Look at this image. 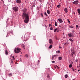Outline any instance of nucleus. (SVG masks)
Returning <instances> with one entry per match:
<instances>
[{
    "label": "nucleus",
    "mask_w": 80,
    "mask_h": 80,
    "mask_svg": "<svg viewBox=\"0 0 80 80\" xmlns=\"http://www.w3.org/2000/svg\"><path fill=\"white\" fill-rule=\"evenodd\" d=\"M25 57H27V58L28 57V54H26L25 55Z\"/></svg>",
    "instance_id": "nucleus-28"
},
{
    "label": "nucleus",
    "mask_w": 80,
    "mask_h": 80,
    "mask_svg": "<svg viewBox=\"0 0 80 80\" xmlns=\"http://www.w3.org/2000/svg\"><path fill=\"white\" fill-rule=\"evenodd\" d=\"M71 56L73 57V55L75 54V50H74L72 48H71Z\"/></svg>",
    "instance_id": "nucleus-3"
},
{
    "label": "nucleus",
    "mask_w": 80,
    "mask_h": 80,
    "mask_svg": "<svg viewBox=\"0 0 80 80\" xmlns=\"http://www.w3.org/2000/svg\"><path fill=\"white\" fill-rule=\"evenodd\" d=\"M12 58H14V56H12Z\"/></svg>",
    "instance_id": "nucleus-43"
},
{
    "label": "nucleus",
    "mask_w": 80,
    "mask_h": 80,
    "mask_svg": "<svg viewBox=\"0 0 80 80\" xmlns=\"http://www.w3.org/2000/svg\"><path fill=\"white\" fill-rule=\"evenodd\" d=\"M21 53H22V52H21Z\"/></svg>",
    "instance_id": "nucleus-49"
},
{
    "label": "nucleus",
    "mask_w": 80,
    "mask_h": 80,
    "mask_svg": "<svg viewBox=\"0 0 80 80\" xmlns=\"http://www.w3.org/2000/svg\"><path fill=\"white\" fill-rule=\"evenodd\" d=\"M79 65H80V64H79Z\"/></svg>",
    "instance_id": "nucleus-52"
},
{
    "label": "nucleus",
    "mask_w": 80,
    "mask_h": 80,
    "mask_svg": "<svg viewBox=\"0 0 80 80\" xmlns=\"http://www.w3.org/2000/svg\"><path fill=\"white\" fill-rule=\"evenodd\" d=\"M78 72H80V70H78Z\"/></svg>",
    "instance_id": "nucleus-44"
},
{
    "label": "nucleus",
    "mask_w": 80,
    "mask_h": 80,
    "mask_svg": "<svg viewBox=\"0 0 80 80\" xmlns=\"http://www.w3.org/2000/svg\"><path fill=\"white\" fill-rule=\"evenodd\" d=\"M67 20L68 22V23H69V24H70V25L71 24V22H70V21H69V19H67Z\"/></svg>",
    "instance_id": "nucleus-18"
},
{
    "label": "nucleus",
    "mask_w": 80,
    "mask_h": 80,
    "mask_svg": "<svg viewBox=\"0 0 80 80\" xmlns=\"http://www.w3.org/2000/svg\"><path fill=\"white\" fill-rule=\"evenodd\" d=\"M49 43H51L52 44L53 43V42H52V40L50 39L49 40Z\"/></svg>",
    "instance_id": "nucleus-10"
},
{
    "label": "nucleus",
    "mask_w": 80,
    "mask_h": 80,
    "mask_svg": "<svg viewBox=\"0 0 80 80\" xmlns=\"http://www.w3.org/2000/svg\"><path fill=\"white\" fill-rule=\"evenodd\" d=\"M54 57H57L58 56V55L56 54V55H53Z\"/></svg>",
    "instance_id": "nucleus-31"
},
{
    "label": "nucleus",
    "mask_w": 80,
    "mask_h": 80,
    "mask_svg": "<svg viewBox=\"0 0 80 80\" xmlns=\"http://www.w3.org/2000/svg\"><path fill=\"white\" fill-rule=\"evenodd\" d=\"M68 37H72L73 35V34L70 33L68 34Z\"/></svg>",
    "instance_id": "nucleus-7"
},
{
    "label": "nucleus",
    "mask_w": 80,
    "mask_h": 80,
    "mask_svg": "<svg viewBox=\"0 0 80 80\" xmlns=\"http://www.w3.org/2000/svg\"><path fill=\"white\" fill-rule=\"evenodd\" d=\"M9 75H10V76H12V73H10L9 74Z\"/></svg>",
    "instance_id": "nucleus-35"
},
{
    "label": "nucleus",
    "mask_w": 80,
    "mask_h": 80,
    "mask_svg": "<svg viewBox=\"0 0 80 80\" xmlns=\"http://www.w3.org/2000/svg\"><path fill=\"white\" fill-rule=\"evenodd\" d=\"M52 63H55V62L54 61H52Z\"/></svg>",
    "instance_id": "nucleus-37"
},
{
    "label": "nucleus",
    "mask_w": 80,
    "mask_h": 80,
    "mask_svg": "<svg viewBox=\"0 0 80 80\" xmlns=\"http://www.w3.org/2000/svg\"><path fill=\"white\" fill-rule=\"evenodd\" d=\"M47 13L49 15L50 14V10H47Z\"/></svg>",
    "instance_id": "nucleus-11"
},
{
    "label": "nucleus",
    "mask_w": 80,
    "mask_h": 80,
    "mask_svg": "<svg viewBox=\"0 0 80 80\" xmlns=\"http://www.w3.org/2000/svg\"><path fill=\"white\" fill-rule=\"evenodd\" d=\"M55 25L56 26H57V25H58L57 23L56 22H55Z\"/></svg>",
    "instance_id": "nucleus-23"
},
{
    "label": "nucleus",
    "mask_w": 80,
    "mask_h": 80,
    "mask_svg": "<svg viewBox=\"0 0 80 80\" xmlns=\"http://www.w3.org/2000/svg\"><path fill=\"white\" fill-rule=\"evenodd\" d=\"M18 7L17 6L13 7L12 8L13 10H14L15 12H17L18 11Z\"/></svg>",
    "instance_id": "nucleus-4"
},
{
    "label": "nucleus",
    "mask_w": 80,
    "mask_h": 80,
    "mask_svg": "<svg viewBox=\"0 0 80 80\" xmlns=\"http://www.w3.org/2000/svg\"><path fill=\"white\" fill-rule=\"evenodd\" d=\"M49 27H52V25H51V24H49Z\"/></svg>",
    "instance_id": "nucleus-36"
},
{
    "label": "nucleus",
    "mask_w": 80,
    "mask_h": 80,
    "mask_svg": "<svg viewBox=\"0 0 80 80\" xmlns=\"http://www.w3.org/2000/svg\"><path fill=\"white\" fill-rule=\"evenodd\" d=\"M62 48L60 47V46H59V48Z\"/></svg>",
    "instance_id": "nucleus-40"
},
{
    "label": "nucleus",
    "mask_w": 80,
    "mask_h": 80,
    "mask_svg": "<svg viewBox=\"0 0 80 80\" xmlns=\"http://www.w3.org/2000/svg\"><path fill=\"white\" fill-rule=\"evenodd\" d=\"M16 2L18 3H22V1L21 0H17Z\"/></svg>",
    "instance_id": "nucleus-6"
},
{
    "label": "nucleus",
    "mask_w": 80,
    "mask_h": 80,
    "mask_svg": "<svg viewBox=\"0 0 80 80\" xmlns=\"http://www.w3.org/2000/svg\"><path fill=\"white\" fill-rule=\"evenodd\" d=\"M65 78H67L68 77V75L67 74H66L65 77Z\"/></svg>",
    "instance_id": "nucleus-29"
},
{
    "label": "nucleus",
    "mask_w": 80,
    "mask_h": 80,
    "mask_svg": "<svg viewBox=\"0 0 80 80\" xmlns=\"http://www.w3.org/2000/svg\"><path fill=\"white\" fill-rule=\"evenodd\" d=\"M52 48V45H50L49 47V48Z\"/></svg>",
    "instance_id": "nucleus-19"
},
{
    "label": "nucleus",
    "mask_w": 80,
    "mask_h": 80,
    "mask_svg": "<svg viewBox=\"0 0 80 80\" xmlns=\"http://www.w3.org/2000/svg\"><path fill=\"white\" fill-rule=\"evenodd\" d=\"M78 25H77L76 26V28L77 30V28H78Z\"/></svg>",
    "instance_id": "nucleus-26"
},
{
    "label": "nucleus",
    "mask_w": 80,
    "mask_h": 80,
    "mask_svg": "<svg viewBox=\"0 0 80 80\" xmlns=\"http://www.w3.org/2000/svg\"><path fill=\"white\" fill-rule=\"evenodd\" d=\"M44 15H46V16H48V15H47V14L46 12H44Z\"/></svg>",
    "instance_id": "nucleus-24"
},
{
    "label": "nucleus",
    "mask_w": 80,
    "mask_h": 80,
    "mask_svg": "<svg viewBox=\"0 0 80 80\" xmlns=\"http://www.w3.org/2000/svg\"><path fill=\"white\" fill-rule=\"evenodd\" d=\"M20 61L21 62V60Z\"/></svg>",
    "instance_id": "nucleus-51"
},
{
    "label": "nucleus",
    "mask_w": 80,
    "mask_h": 80,
    "mask_svg": "<svg viewBox=\"0 0 80 80\" xmlns=\"http://www.w3.org/2000/svg\"><path fill=\"white\" fill-rule=\"evenodd\" d=\"M5 52L6 55H8V52L7 51V50H6Z\"/></svg>",
    "instance_id": "nucleus-14"
},
{
    "label": "nucleus",
    "mask_w": 80,
    "mask_h": 80,
    "mask_svg": "<svg viewBox=\"0 0 80 80\" xmlns=\"http://www.w3.org/2000/svg\"><path fill=\"white\" fill-rule=\"evenodd\" d=\"M58 20L59 22H60V23H62L63 22V21L61 18H59Z\"/></svg>",
    "instance_id": "nucleus-9"
},
{
    "label": "nucleus",
    "mask_w": 80,
    "mask_h": 80,
    "mask_svg": "<svg viewBox=\"0 0 80 80\" xmlns=\"http://www.w3.org/2000/svg\"><path fill=\"white\" fill-rule=\"evenodd\" d=\"M59 60H62V57H59Z\"/></svg>",
    "instance_id": "nucleus-20"
},
{
    "label": "nucleus",
    "mask_w": 80,
    "mask_h": 80,
    "mask_svg": "<svg viewBox=\"0 0 80 80\" xmlns=\"http://www.w3.org/2000/svg\"><path fill=\"white\" fill-rule=\"evenodd\" d=\"M78 1L76 0L73 2V5H78Z\"/></svg>",
    "instance_id": "nucleus-5"
},
{
    "label": "nucleus",
    "mask_w": 80,
    "mask_h": 80,
    "mask_svg": "<svg viewBox=\"0 0 80 80\" xmlns=\"http://www.w3.org/2000/svg\"><path fill=\"white\" fill-rule=\"evenodd\" d=\"M11 62L12 63H13V59H11Z\"/></svg>",
    "instance_id": "nucleus-21"
},
{
    "label": "nucleus",
    "mask_w": 80,
    "mask_h": 80,
    "mask_svg": "<svg viewBox=\"0 0 80 80\" xmlns=\"http://www.w3.org/2000/svg\"><path fill=\"white\" fill-rule=\"evenodd\" d=\"M70 41H71V42H73V39H72V38H70L69 39Z\"/></svg>",
    "instance_id": "nucleus-13"
},
{
    "label": "nucleus",
    "mask_w": 80,
    "mask_h": 80,
    "mask_svg": "<svg viewBox=\"0 0 80 80\" xmlns=\"http://www.w3.org/2000/svg\"><path fill=\"white\" fill-rule=\"evenodd\" d=\"M53 28H52V27H51V28H50V30H53Z\"/></svg>",
    "instance_id": "nucleus-32"
},
{
    "label": "nucleus",
    "mask_w": 80,
    "mask_h": 80,
    "mask_svg": "<svg viewBox=\"0 0 80 80\" xmlns=\"http://www.w3.org/2000/svg\"><path fill=\"white\" fill-rule=\"evenodd\" d=\"M73 26L71 25V26H70V28H73Z\"/></svg>",
    "instance_id": "nucleus-15"
},
{
    "label": "nucleus",
    "mask_w": 80,
    "mask_h": 80,
    "mask_svg": "<svg viewBox=\"0 0 80 80\" xmlns=\"http://www.w3.org/2000/svg\"><path fill=\"white\" fill-rule=\"evenodd\" d=\"M14 51L16 53H20V49L18 48H16L14 50Z\"/></svg>",
    "instance_id": "nucleus-2"
},
{
    "label": "nucleus",
    "mask_w": 80,
    "mask_h": 80,
    "mask_svg": "<svg viewBox=\"0 0 80 80\" xmlns=\"http://www.w3.org/2000/svg\"><path fill=\"white\" fill-rule=\"evenodd\" d=\"M72 67V64L69 65V68H71Z\"/></svg>",
    "instance_id": "nucleus-25"
},
{
    "label": "nucleus",
    "mask_w": 80,
    "mask_h": 80,
    "mask_svg": "<svg viewBox=\"0 0 80 80\" xmlns=\"http://www.w3.org/2000/svg\"><path fill=\"white\" fill-rule=\"evenodd\" d=\"M77 11H78V13L79 15H80V9H78Z\"/></svg>",
    "instance_id": "nucleus-12"
},
{
    "label": "nucleus",
    "mask_w": 80,
    "mask_h": 80,
    "mask_svg": "<svg viewBox=\"0 0 80 80\" xmlns=\"http://www.w3.org/2000/svg\"><path fill=\"white\" fill-rule=\"evenodd\" d=\"M60 4L57 5V7H58V8H60Z\"/></svg>",
    "instance_id": "nucleus-34"
},
{
    "label": "nucleus",
    "mask_w": 80,
    "mask_h": 80,
    "mask_svg": "<svg viewBox=\"0 0 80 80\" xmlns=\"http://www.w3.org/2000/svg\"><path fill=\"white\" fill-rule=\"evenodd\" d=\"M41 15L42 16V17H43V14H42V13L41 14Z\"/></svg>",
    "instance_id": "nucleus-38"
},
{
    "label": "nucleus",
    "mask_w": 80,
    "mask_h": 80,
    "mask_svg": "<svg viewBox=\"0 0 80 80\" xmlns=\"http://www.w3.org/2000/svg\"><path fill=\"white\" fill-rule=\"evenodd\" d=\"M50 74H49L47 76V77L49 78H50Z\"/></svg>",
    "instance_id": "nucleus-22"
},
{
    "label": "nucleus",
    "mask_w": 80,
    "mask_h": 80,
    "mask_svg": "<svg viewBox=\"0 0 80 80\" xmlns=\"http://www.w3.org/2000/svg\"><path fill=\"white\" fill-rule=\"evenodd\" d=\"M39 1L40 2H42V0H39Z\"/></svg>",
    "instance_id": "nucleus-39"
},
{
    "label": "nucleus",
    "mask_w": 80,
    "mask_h": 80,
    "mask_svg": "<svg viewBox=\"0 0 80 80\" xmlns=\"http://www.w3.org/2000/svg\"><path fill=\"white\" fill-rule=\"evenodd\" d=\"M20 61L21 62V60Z\"/></svg>",
    "instance_id": "nucleus-50"
},
{
    "label": "nucleus",
    "mask_w": 80,
    "mask_h": 80,
    "mask_svg": "<svg viewBox=\"0 0 80 80\" xmlns=\"http://www.w3.org/2000/svg\"><path fill=\"white\" fill-rule=\"evenodd\" d=\"M13 59L14 60H15V58H13Z\"/></svg>",
    "instance_id": "nucleus-45"
},
{
    "label": "nucleus",
    "mask_w": 80,
    "mask_h": 80,
    "mask_svg": "<svg viewBox=\"0 0 80 80\" xmlns=\"http://www.w3.org/2000/svg\"><path fill=\"white\" fill-rule=\"evenodd\" d=\"M24 49H25V48H24Z\"/></svg>",
    "instance_id": "nucleus-53"
},
{
    "label": "nucleus",
    "mask_w": 80,
    "mask_h": 80,
    "mask_svg": "<svg viewBox=\"0 0 80 80\" xmlns=\"http://www.w3.org/2000/svg\"><path fill=\"white\" fill-rule=\"evenodd\" d=\"M22 48H24V47H25V45L23 44L22 45Z\"/></svg>",
    "instance_id": "nucleus-27"
},
{
    "label": "nucleus",
    "mask_w": 80,
    "mask_h": 80,
    "mask_svg": "<svg viewBox=\"0 0 80 80\" xmlns=\"http://www.w3.org/2000/svg\"><path fill=\"white\" fill-rule=\"evenodd\" d=\"M57 30H58V28H56L55 30H54V32H56V31H57Z\"/></svg>",
    "instance_id": "nucleus-16"
},
{
    "label": "nucleus",
    "mask_w": 80,
    "mask_h": 80,
    "mask_svg": "<svg viewBox=\"0 0 80 80\" xmlns=\"http://www.w3.org/2000/svg\"><path fill=\"white\" fill-rule=\"evenodd\" d=\"M64 11L65 13H67L68 12V9L67 8H65L64 9Z\"/></svg>",
    "instance_id": "nucleus-8"
},
{
    "label": "nucleus",
    "mask_w": 80,
    "mask_h": 80,
    "mask_svg": "<svg viewBox=\"0 0 80 80\" xmlns=\"http://www.w3.org/2000/svg\"><path fill=\"white\" fill-rule=\"evenodd\" d=\"M27 10L26 8H24L22 10V11L23 12L22 16V17L23 18V19L25 18L24 21L25 23H28L29 21V15L27 12H26Z\"/></svg>",
    "instance_id": "nucleus-1"
},
{
    "label": "nucleus",
    "mask_w": 80,
    "mask_h": 80,
    "mask_svg": "<svg viewBox=\"0 0 80 80\" xmlns=\"http://www.w3.org/2000/svg\"><path fill=\"white\" fill-rule=\"evenodd\" d=\"M54 57H55L54 56H52V60H53V58H54Z\"/></svg>",
    "instance_id": "nucleus-33"
},
{
    "label": "nucleus",
    "mask_w": 80,
    "mask_h": 80,
    "mask_svg": "<svg viewBox=\"0 0 80 80\" xmlns=\"http://www.w3.org/2000/svg\"><path fill=\"white\" fill-rule=\"evenodd\" d=\"M56 67L57 68H58V66H56Z\"/></svg>",
    "instance_id": "nucleus-41"
},
{
    "label": "nucleus",
    "mask_w": 80,
    "mask_h": 80,
    "mask_svg": "<svg viewBox=\"0 0 80 80\" xmlns=\"http://www.w3.org/2000/svg\"><path fill=\"white\" fill-rule=\"evenodd\" d=\"M72 70H73V71H74V69H72Z\"/></svg>",
    "instance_id": "nucleus-46"
},
{
    "label": "nucleus",
    "mask_w": 80,
    "mask_h": 80,
    "mask_svg": "<svg viewBox=\"0 0 80 80\" xmlns=\"http://www.w3.org/2000/svg\"><path fill=\"white\" fill-rule=\"evenodd\" d=\"M11 23H13V22H12H12H11Z\"/></svg>",
    "instance_id": "nucleus-47"
},
{
    "label": "nucleus",
    "mask_w": 80,
    "mask_h": 80,
    "mask_svg": "<svg viewBox=\"0 0 80 80\" xmlns=\"http://www.w3.org/2000/svg\"><path fill=\"white\" fill-rule=\"evenodd\" d=\"M57 32H59V30H57Z\"/></svg>",
    "instance_id": "nucleus-42"
},
{
    "label": "nucleus",
    "mask_w": 80,
    "mask_h": 80,
    "mask_svg": "<svg viewBox=\"0 0 80 80\" xmlns=\"http://www.w3.org/2000/svg\"><path fill=\"white\" fill-rule=\"evenodd\" d=\"M60 53V51H56L57 53Z\"/></svg>",
    "instance_id": "nucleus-17"
},
{
    "label": "nucleus",
    "mask_w": 80,
    "mask_h": 80,
    "mask_svg": "<svg viewBox=\"0 0 80 80\" xmlns=\"http://www.w3.org/2000/svg\"><path fill=\"white\" fill-rule=\"evenodd\" d=\"M74 32H75V31L74 30H73L72 32V33L73 34Z\"/></svg>",
    "instance_id": "nucleus-30"
},
{
    "label": "nucleus",
    "mask_w": 80,
    "mask_h": 80,
    "mask_svg": "<svg viewBox=\"0 0 80 80\" xmlns=\"http://www.w3.org/2000/svg\"><path fill=\"white\" fill-rule=\"evenodd\" d=\"M11 33H12V32H11Z\"/></svg>",
    "instance_id": "nucleus-48"
}]
</instances>
